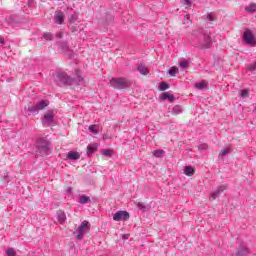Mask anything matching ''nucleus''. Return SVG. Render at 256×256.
<instances>
[{"instance_id":"obj_1","label":"nucleus","mask_w":256,"mask_h":256,"mask_svg":"<svg viewBox=\"0 0 256 256\" xmlns=\"http://www.w3.org/2000/svg\"><path fill=\"white\" fill-rule=\"evenodd\" d=\"M50 145L51 143L49 140H47V138H38L36 141L37 153H39L42 157L49 155Z\"/></svg>"},{"instance_id":"obj_2","label":"nucleus","mask_w":256,"mask_h":256,"mask_svg":"<svg viewBox=\"0 0 256 256\" xmlns=\"http://www.w3.org/2000/svg\"><path fill=\"white\" fill-rule=\"evenodd\" d=\"M110 87L113 89H127V87H131V81L126 78H112L110 79Z\"/></svg>"},{"instance_id":"obj_3","label":"nucleus","mask_w":256,"mask_h":256,"mask_svg":"<svg viewBox=\"0 0 256 256\" xmlns=\"http://www.w3.org/2000/svg\"><path fill=\"white\" fill-rule=\"evenodd\" d=\"M198 45L202 49H209L213 45V40L211 39V34L209 32H202L198 38Z\"/></svg>"},{"instance_id":"obj_4","label":"nucleus","mask_w":256,"mask_h":256,"mask_svg":"<svg viewBox=\"0 0 256 256\" xmlns=\"http://www.w3.org/2000/svg\"><path fill=\"white\" fill-rule=\"evenodd\" d=\"M46 107H49V100H42L37 102L34 106L28 107L29 113L32 115H37L40 111H43Z\"/></svg>"},{"instance_id":"obj_5","label":"nucleus","mask_w":256,"mask_h":256,"mask_svg":"<svg viewBox=\"0 0 256 256\" xmlns=\"http://www.w3.org/2000/svg\"><path fill=\"white\" fill-rule=\"evenodd\" d=\"M87 232H89V222L83 221L78 228V234L76 236V239L78 241H81V239H83L85 233Z\"/></svg>"},{"instance_id":"obj_6","label":"nucleus","mask_w":256,"mask_h":256,"mask_svg":"<svg viewBox=\"0 0 256 256\" xmlns=\"http://www.w3.org/2000/svg\"><path fill=\"white\" fill-rule=\"evenodd\" d=\"M243 39L247 45H256L255 35H253V32L251 30H246L243 34Z\"/></svg>"},{"instance_id":"obj_7","label":"nucleus","mask_w":256,"mask_h":256,"mask_svg":"<svg viewBox=\"0 0 256 256\" xmlns=\"http://www.w3.org/2000/svg\"><path fill=\"white\" fill-rule=\"evenodd\" d=\"M129 212L127 211H118L113 215L114 221H129Z\"/></svg>"},{"instance_id":"obj_8","label":"nucleus","mask_w":256,"mask_h":256,"mask_svg":"<svg viewBox=\"0 0 256 256\" xmlns=\"http://www.w3.org/2000/svg\"><path fill=\"white\" fill-rule=\"evenodd\" d=\"M55 119V113L53 111L49 110L46 114H44V117L42 119L43 125H51Z\"/></svg>"},{"instance_id":"obj_9","label":"nucleus","mask_w":256,"mask_h":256,"mask_svg":"<svg viewBox=\"0 0 256 256\" xmlns=\"http://www.w3.org/2000/svg\"><path fill=\"white\" fill-rule=\"evenodd\" d=\"M54 22L57 25H63V23H65V13L61 10L56 11L54 15Z\"/></svg>"},{"instance_id":"obj_10","label":"nucleus","mask_w":256,"mask_h":256,"mask_svg":"<svg viewBox=\"0 0 256 256\" xmlns=\"http://www.w3.org/2000/svg\"><path fill=\"white\" fill-rule=\"evenodd\" d=\"M57 79H59V81H61V83H64V84L71 83V78L65 72L57 73Z\"/></svg>"},{"instance_id":"obj_11","label":"nucleus","mask_w":256,"mask_h":256,"mask_svg":"<svg viewBox=\"0 0 256 256\" xmlns=\"http://www.w3.org/2000/svg\"><path fill=\"white\" fill-rule=\"evenodd\" d=\"M227 189V184L220 185L216 191L211 194L212 199H217Z\"/></svg>"},{"instance_id":"obj_12","label":"nucleus","mask_w":256,"mask_h":256,"mask_svg":"<svg viewBox=\"0 0 256 256\" xmlns=\"http://www.w3.org/2000/svg\"><path fill=\"white\" fill-rule=\"evenodd\" d=\"M67 159H70V161H77L78 159H81V155L77 151H70L67 154Z\"/></svg>"},{"instance_id":"obj_13","label":"nucleus","mask_w":256,"mask_h":256,"mask_svg":"<svg viewBox=\"0 0 256 256\" xmlns=\"http://www.w3.org/2000/svg\"><path fill=\"white\" fill-rule=\"evenodd\" d=\"M98 147L99 146L97 144H89L87 146V155H88V157H91V155H93V153H96Z\"/></svg>"},{"instance_id":"obj_14","label":"nucleus","mask_w":256,"mask_h":256,"mask_svg":"<svg viewBox=\"0 0 256 256\" xmlns=\"http://www.w3.org/2000/svg\"><path fill=\"white\" fill-rule=\"evenodd\" d=\"M247 255H249V248H247L246 246H240L238 248L236 256H247Z\"/></svg>"},{"instance_id":"obj_15","label":"nucleus","mask_w":256,"mask_h":256,"mask_svg":"<svg viewBox=\"0 0 256 256\" xmlns=\"http://www.w3.org/2000/svg\"><path fill=\"white\" fill-rule=\"evenodd\" d=\"M184 175H187V177H193V175H195V168L192 166H186L184 168Z\"/></svg>"},{"instance_id":"obj_16","label":"nucleus","mask_w":256,"mask_h":256,"mask_svg":"<svg viewBox=\"0 0 256 256\" xmlns=\"http://www.w3.org/2000/svg\"><path fill=\"white\" fill-rule=\"evenodd\" d=\"M161 99H163L164 101L168 99L170 103L175 102V96H173L172 94H169L168 92L163 93L161 96Z\"/></svg>"},{"instance_id":"obj_17","label":"nucleus","mask_w":256,"mask_h":256,"mask_svg":"<svg viewBox=\"0 0 256 256\" xmlns=\"http://www.w3.org/2000/svg\"><path fill=\"white\" fill-rule=\"evenodd\" d=\"M172 115H181L183 113V107L181 105H176L172 108Z\"/></svg>"},{"instance_id":"obj_18","label":"nucleus","mask_w":256,"mask_h":256,"mask_svg":"<svg viewBox=\"0 0 256 256\" xmlns=\"http://www.w3.org/2000/svg\"><path fill=\"white\" fill-rule=\"evenodd\" d=\"M79 203L81 205H85L87 203H91V198L89 196H87V195H81L79 197Z\"/></svg>"},{"instance_id":"obj_19","label":"nucleus","mask_w":256,"mask_h":256,"mask_svg":"<svg viewBox=\"0 0 256 256\" xmlns=\"http://www.w3.org/2000/svg\"><path fill=\"white\" fill-rule=\"evenodd\" d=\"M137 71H139V73H141V75H149V69H147L145 67V65L143 64H140L138 67H137Z\"/></svg>"},{"instance_id":"obj_20","label":"nucleus","mask_w":256,"mask_h":256,"mask_svg":"<svg viewBox=\"0 0 256 256\" xmlns=\"http://www.w3.org/2000/svg\"><path fill=\"white\" fill-rule=\"evenodd\" d=\"M245 11L247 13H255L256 11V4L255 3H251L248 6L245 7Z\"/></svg>"},{"instance_id":"obj_21","label":"nucleus","mask_w":256,"mask_h":256,"mask_svg":"<svg viewBox=\"0 0 256 256\" xmlns=\"http://www.w3.org/2000/svg\"><path fill=\"white\" fill-rule=\"evenodd\" d=\"M229 153H231V149L229 147L224 148L223 150H221L218 157L219 159H223V157H225V155H229Z\"/></svg>"},{"instance_id":"obj_22","label":"nucleus","mask_w":256,"mask_h":256,"mask_svg":"<svg viewBox=\"0 0 256 256\" xmlns=\"http://www.w3.org/2000/svg\"><path fill=\"white\" fill-rule=\"evenodd\" d=\"M58 221L59 223H65L67 216L65 215V212H58L57 213Z\"/></svg>"},{"instance_id":"obj_23","label":"nucleus","mask_w":256,"mask_h":256,"mask_svg":"<svg viewBox=\"0 0 256 256\" xmlns=\"http://www.w3.org/2000/svg\"><path fill=\"white\" fill-rule=\"evenodd\" d=\"M195 87L196 89H199L200 91H202L203 89H205V87H207V82L202 81L200 83H196Z\"/></svg>"},{"instance_id":"obj_24","label":"nucleus","mask_w":256,"mask_h":256,"mask_svg":"<svg viewBox=\"0 0 256 256\" xmlns=\"http://www.w3.org/2000/svg\"><path fill=\"white\" fill-rule=\"evenodd\" d=\"M169 75L171 77H175L176 73H179V68L177 67H171L170 70L168 71Z\"/></svg>"},{"instance_id":"obj_25","label":"nucleus","mask_w":256,"mask_h":256,"mask_svg":"<svg viewBox=\"0 0 256 256\" xmlns=\"http://www.w3.org/2000/svg\"><path fill=\"white\" fill-rule=\"evenodd\" d=\"M169 89V84L167 82H161L159 85V91H167Z\"/></svg>"},{"instance_id":"obj_26","label":"nucleus","mask_w":256,"mask_h":256,"mask_svg":"<svg viewBox=\"0 0 256 256\" xmlns=\"http://www.w3.org/2000/svg\"><path fill=\"white\" fill-rule=\"evenodd\" d=\"M6 255L7 256H17V252H15V249H13V248H8L6 250Z\"/></svg>"},{"instance_id":"obj_27","label":"nucleus","mask_w":256,"mask_h":256,"mask_svg":"<svg viewBox=\"0 0 256 256\" xmlns=\"http://www.w3.org/2000/svg\"><path fill=\"white\" fill-rule=\"evenodd\" d=\"M240 96H241L242 99H245V98L249 97V89L242 90L241 93H240Z\"/></svg>"},{"instance_id":"obj_28","label":"nucleus","mask_w":256,"mask_h":256,"mask_svg":"<svg viewBox=\"0 0 256 256\" xmlns=\"http://www.w3.org/2000/svg\"><path fill=\"white\" fill-rule=\"evenodd\" d=\"M43 37L46 39V41H53L54 36L52 33H44Z\"/></svg>"},{"instance_id":"obj_29","label":"nucleus","mask_w":256,"mask_h":256,"mask_svg":"<svg viewBox=\"0 0 256 256\" xmlns=\"http://www.w3.org/2000/svg\"><path fill=\"white\" fill-rule=\"evenodd\" d=\"M115 152L113 150H103L102 155L105 157H111Z\"/></svg>"},{"instance_id":"obj_30","label":"nucleus","mask_w":256,"mask_h":256,"mask_svg":"<svg viewBox=\"0 0 256 256\" xmlns=\"http://www.w3.org/2000/svg\"><path fill=\"white\" fill-rule=\"evenodd\" d=\"M77 19H79V15H77V14H72V15L69 17V22H70V23H75V21H77Z\"/></svg>"},{"instance_id":"obj_31","label":"nucleus","mask_w":256,"mask_h":256,"mask_svg":"<svg viewBox=\"0 0 256 256\" xmlns=\"http://www.w3.org/2000/svg\"><path fill=\"white\" fill-rule=\"evenodd\" d=\"M199 151H207V149H209V145H207L206 143L200 144L198 146Z\"/></svg>"},{"instance_id":"obj_32","label":"nucleus","mask_w":256,"mask_h":256,"mask_svg":"<svg viewBox=\"0 0 256 256\" xmlns=\"http://www.w3.org/2000/svg\"><path fill=\"white\" fill-rule=\"evenodd\" d=\"M76 82L78 83V85H83V83H85V81L83 80V77L79 75V73H77Z\"/></svg>"},{"instance_id":"obj_33","label":"nucleus","mask_w":256,"mask_h":256,"mask_svg":"<svg viewBox=\"0 0 256 256\" xmlns=\"http://www.w3.org/2000/svg\"><path fill=\"white\" fill-rule=\"evenodd\" d=\"M89 131L91 133H94L95 135H97V133H99V131H97V126H95V125H90L89 126Z\"/></svg>"},{"instance_id":"obj_34","label":"nucleus","mask_w":256,"mask_h":256,"mask_svg":"<svg viewBox=\"0 0 256 256\" xmlns=\"http://www.w3.org/2000/svg\"><path fill=\"white\" fill-rule=\"evenodd\" d=\"M163 153H165V151H163V150H154L153 151L154 157H161V155H163Z\"/></svg>"},{"instance_id":"obj_35","label":"nucleus","mask_w":256,"mask_h":256,"mask_svg":"<svg viewBox=\"0 0 256 256\" xmlns=\"http://www.w3.org/2000/svg\"><path fill=\"white\" fill-rule=\"evenodd\" d=\"M182 5H186L187 7H191V0H180Z\"/></svg>"},{"instance_id":"obj_36","label":"nucleus","mask_w":256,"mask_h":256,"mask_svg":"<svg viewBox=\"0 0 256 256\" xmlns=\"http://www.w3.org/2000/svg\"><path fill=\"white\" fill-rule=\"evenodd\" d=\"M248 69H249V71H256V61L253 64H251L250 66H248Z\"/></svg>"},{"instance_id":"obj_37","label":"nucleus","mask_w":256,"mask_h":256,"mask_svg":"<svg viewBox=\"0 0 256 256\" xmlns=\"http://www.w3.org/2000/svg\"><path fill=\"white\" fill-rule=\"evenodd\" d=\"M207 19L208 21H215V16L213 14H208Z\"/></svg>"},{"instance_id":"obj_38","label":"nucleus","mask_w":256,"mask_h":256,"mask_svg":"<svg viewBox=\"0 0 256 256\" xmlns=\"http://www.w3.org/2000/svg\"><path fill=\"white\" fill-rule=\"evenodd\" d=\"M180 67H188L189 66V63L187 61H182L180 62Z\"/></svg>"},{"instance_id":"obj_39","label":"nucleus","mask_w":256,"mask_h":256,"mask_svg":"<svg viewBox=\"0 0 256 256\" xmlns=\"http://www.w3.org/2000/svg\"><path fill=\"white\" fill-rule=\"evenodd\" d=\"M137 207H138L139 209H145V204L139 202V203L137 204Z\"/></svg>"},{"instance_id":"obj_40","label":"nucleus","mask_w":256,"mask_h":256,"mask_svg":"<svg viewBox=\"0 0 256 256\" xmlns=\"http://www.w3.org/2000/svg\"><path fill=\"white\" fill-rule=\"evenodd\" d=\"M0 44L5 45V38L3 36H0Z\"/></svg>"},{"instance_id":"obj_41","label":"nucleus","mask_w":256,"mask_h":256,"mask_svg":"<svg viewBox=\"0 0 256 256\" xmlns=\"http://www.w3.org/2000/svg\"><path fill=\"white\" fill-rule=\"evenodd\" d=\"M108 18L110 19V22L108 23H113V16H108Z\"/></svg>"},{"instance_id":"obj_42","label":"nucleus","mask_w":256,"mask_h":256,"mask_svg":"<svg viewBox=\"0 0 256 256\" xmlns=\"http://www.w3.org/2000/svg\"><path fill=\"white\" fill-rule=\"evenodd\" d=\"M57 37H59V39H61V37H63V33H61V32L58 33V34H57Z\"/></svg>"},{"instance_id":"obj_43","label":"nucleus","mask_w":256,"mask_h":256,"mask_svg":"<svg viewBox=\"0 0 256 256\" xmlns=\"http://www.w3.org/2000/svg\"><path fill=\"white\" fill-rule=\"evenodd\" d=\"M126 239H128L127 235L124 236Z\"/></svg>"}]
</instances>
